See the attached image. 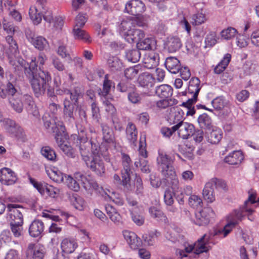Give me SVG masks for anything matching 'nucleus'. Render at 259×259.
Instances as JSON below:
<instances>
[{
	"label": "nucleus",
	"instance_id": "nucleus-1",
	"mask_svg": "<svg viewBox=\"0 0 259 259\" xmlns=\"http://www.w3.org/2000/svg\"><path fill=\"white\" fill-rule=\"evenodd\" d=\"M47 59L44 54L40 53L37 58L31 57L29 64L26 63L25 66H19L24 69L25 74L29 78L32 90L37 97L45 94L52 79L50 72L40 66L44 65Z\"/></svg>",
	"mask_w": 259,
	"mask_h": 259
},
{
	"label": "nucleus",
	"instance_id": "nucleus-2",
	"mask_svg": "<svg viewBox=\"0 0 259 259\" xmlns=\"http://www.w3.org/2000/svg\"><path fill=\"white\" fill-rule=\"evenodd\" d=\"M256 194L255 193L249 194L248 198L244 202V205L238 209L235 210L230 215L228 224L224 227V229L219 232L223 234V237H226L232 231V229L241 221L242 219L246 215L248 217V219L253 221V218L250 217L254 210L249 206V203L253 204L258 202L255 201Z\"/></svg>",
	"mask_w": 259,
	"mask_h": 259
},
{
	"label": "nucleus",
	"instance_id": "nucleus-3",
	"mask_svg": "<svg viewBox=\"0 0 259 259\" xmlns=\"http://www.w3.org/2000/svg\"><path fill=\"white\" fill-rule=\"evenodd\" d=\"M79 149L82 159L84 162L91 159L93 156L99 154V152H101V155L106 161L110 160L109 153L105 144L99 146L98 144L93 143L88 141L87 138H84L80 141Z\"/></svg>",
	"mask_w": 259,
	"mask_h": 259
},
{
	"label": "nucleus",
	"instance_id": "nucleus-4",
	"mask_svg": "<svg viewBox=\"0 0 259 259\" xmlns=\"http://www.w3.org/2000/svg\"><path fill=\"white\" fill-rule=\"evenodd\" d=\"M68 76V79L63 78V80L59 75L54 78V82L56 94L59 95H69L70 100L76 104L78 102V99L82 97V93L79 87H74L71 90L68 89L74 79L71 74L69 73Z\"/></svg>",
	"mask_w": 259,
	"mask_h": 259
},
{
	"label": "nucleus",
	"instance_id": "nucleus-5",
	"mask_svg": "<svg viewBox=\"0 0 259 259\" xmlns=\"http://www.w3.org/2000/svg\"><path fill=\"white\" fill-rule=\"evenodd\" d=\"M175 158L173 156L167 154L163 151H158L157 163L159 170L165 178L172 181V187L176 188L179 183L176 171L173 166Z\"/></svg>",
	"mask_w": 259,
	"mask_h": 259
},
{
	"label": "nucleus",
	"instance_id": "nucleus-6",
	"mask_svg": "<svg viewBox=\"0 0 259 259\" xmlns=\"http://www.w3.org/2000/svg\"><path fill=\"white\" fill-rule=\"evenodd\" d=\"M29 14L33 24L37 25L40 23L42 16L45 21L50 25L54 22V19L52 12L46 6V0H37L35 6H31L29 9Z\"/></svg>",
	"mask_w": 259,
	"mask_h": 259
},
{
	"label": "nucleus",
	"instance_id": "nucleus-7",
	"mask_svg": "<svg viewBox=\"0 0 259 259\" xmlns=\"http://www.w3.org/2000/svg\"><path fill=\"white\" fill-rule=\"evenodd\" d=\"M55 128L53 130L55 134V140L58 146L68 157L74 158L75 153L74 150L67 141L68 136L66 133V129L62 122L55 121Z\"/></svg>",
	"mask_w": 259,
	"mask_h": 259
},
{
	"label": "nucleus",
	"instance_id": "nucleus-8",
	"mask_svg": "<svg viewBox=\"0 0 259 259\" xmlns=\"http://www.w3.org/2000/svg\"><path fill=\"white\" fill-rule=\"evenodd\" d=\"M200 90V80L197 77H192L190 81L188 91L182 92L183 95H187L189 99L186 102L182 104L186 109L187 115H193L195 113L194 107L193 105L196 102L197 97Z\"/></svg>",
	"mask_w": 259,
	"mask_h": 259
},
{
	"label": "nucleus",
	"instance_id": "nucleus-9",
	"mask_svg": "<svg viewBox=\"0 0 259 259\" xmlns=\"http://www.w3.org/2000/svg\"><path fill=\"white\" fill-rule=\"evenodd\" d=\"M6 40L9 45V48L7 54L10 65L14 67L15 70H19L18 64L20 66H25L26 61L18 56L19 50L18 45L12 35L6 37Z\"/></svg>",
	"mask_w": 259,
	"mask_h": 259
},
{
	"label": "nucleus",
	"instance_id": "nucleus-10",
	"mask_svg": "<svg viewBox=\"0 0 259 259\" xmlns=\"http://www.w3.org/2000/svg\"><path fill=\"white\" fill-rule=\"evenodd\" d=\"M182 110L179 109L175 113V119L177 118L178 121H180L176 125H174V130L178 131L179 136L183 139H187L194 134L195 132L194 126L190 123L185 122L182 121L183 118Z\"/></svg>",
	"mask_w": 259,
	"mask_h": 259
},
{
	"label": "nucleus",
	"instance_id": "nucleus-11",
	"mask_svg": "<svg viewBox=\"0 0 259 259\" xmlns=\"http://www.w3.org/2000/svg\"><path fill=\"white\" fill-rule=\"evenodd\" d=\"M3 126L7 133L22 141H24L25 135L23 130L16 122L10 119H6L3 122Z\"/></svg>",
	"mask_w": 259,
	"mask_h": 259
},
{
	"label": "nucleus",
	"instance_id": "nucleus-12",
	"mask_svg": "<svg viewBox=\"0 0 259 259\" xmlns=\"http://www.w3.org/2000/svg\"><path fill=\"white\" fill-rule=\"evenodd\" d=\"M29 180L30 183L42 196L54 198L58 192V189L44 182H38L30 176Z\"/></svg>",
	"mask_w": 259,
	"mask_h": 259
},
{
	"label": "nucleus",
	"instance_id": "nucleus-13",
	"mask_svg": "<svg viewBox=\"0 0 259 259\" xmlns=\"http://www.w3.org/2000/svg\"><path fill=\"white\" fill-rule=\"evenodd\" d=\"M101 152L99 154L93 156L91 159L85 163L87 166L99 176H103L105 172V167L104 163L101 159Z\"/></svg>",
	"mask_w": 259,
	"mask_h": 259
},
{
	"label": "nucleus",
	"instance_id": "nucleus-14",
	"mask_svg": "<svg viewBox=\"0 0 259 259\" xmlns=\"http://www.w3.org/2000/svg\"><path fill=\"white\" fill-rule=\"evenodd\" d=\"M214 215V212L210 207H205L195 213V219L194 223L199 226H204L207 225L210 218Z\"/></svg>",
	"mask_w": 259,
	"mask_h": 259
},
{
	"label": "nucleus",
	"instance_id": "nucleus-15",
	"mask_svg": "<svg viewBox=\"0 0 259 259\" xmlns=\"http://www.w3.org/2000/svg\"><path fill=\"white\" fill-rule=\"evenodd\" d=\"M74 176L77 181L81 182L82 186L86 190L98 189V184L96 181L92 179L91 175L77 172L74 174Z\"/></svg>",
	"mask_w": 259,
	"mask_h": 259
},
{
	"label": "nucleus",
	"instance_id": "nucleus-16",
	"mask_svg": "<svg viewBox=\"0 0 259 259\" xmlns=\"http://www.w3.org/2000/svg\"><path fill=\"white\" fill-rule=\"evenodd\" d=\"M122 163L123 169L121 171L122 178V185L125 186L130 180V176L132 173V160L130 157L126 154H121Z\"/></svg>",
	"mask_w": 259,
	"mask_h": 259
},
{
	"label": "nucleus",
	"instance_id": "nucleus-17",
	"mask_svg": "<svg viewBox=\"0 0 259 259\" xmlns=\"http://www.w3.org/2000/svg\"><path fill=\"white\" fill-rule=\"evenodd\" d=\"M145 10L144 4L140 0H131L125 6V11L132 15L138 16Z\"/></svg>",
	"mask_w": 259,
	"mask_h": 259
},
{
	"label": "nucleus",
	"instance_id": "nucleus-18",
	"mask_svg": "<svg viewBox=\"0 0 259 259\" xmlns=\"http://www.w3.org/2000/svg\"><path fill=\"white\" fill-rule=\"evenodd\" d=\"M78 104L74 103L71 100V101L67 98H65L64 100V118L66 122L70 125L75 121V117L74 116V105Z\"/></svg>",
	"mask_w": 259,
	"mask_h": 259
},
{
	"label": "nucleus",
	"instance_id": "nucleus-19",
	"mask_svg": "<svg viewBox=\"0 0 259 259\" xmlns=\"http://www.w3.org/2000/svg\"><path fill=\"white\" fill-rule=\"evenodd\" d=\"M8 218L10 220V224L16 223H23V218L22 213L17 209L16 204H10L7 206Z\"/></svg>",
	"mask_w": 259,
	"mask_h": 259
},
{
	"label": "nucleus",
	"instance_id": "nucleus-20",
	"mask_svg": "<svg viewBox=\"0 0 259 259\" xmlns=\"http://www.w3.org/2000/svg\"><path fill=\"white\" fill-rule=\"evenodd\" d=\"M122 235L132 249H137L141 246L142 241L134 232L125 230L122 231Z\"/></svg>",
	"mask_w": 259,
	"mask_h": 259
},
{
	"label": "nucleus",
	"instance_id": "nucleus-21",
	"mask_svg": "<svg viewBox=\"0 0 259 259\" xmlns=\"http://www.w3.org/2000/svg\"><path fill=\"white\" fill-rule=\"evenodd\" d=\"M210 239V235L206 234L199 239L194 244L195 246V253L198 255L203 252H207L210 249L208 244Z\"/></svg>",
	"mask_w": 259,
	"mask_h": 259
},
{
	"label": "nucleus",
	"instance_id": "nucleus-22",
	"mask_svg": "<svg viewBox=\"0 0 259 259\" xmlns=\"http://www.w3.org/2000/svg\"><path fill=\"white\" fill-rule=\"evenodd\" d=\"M16 174L10 168L5 167L1 169L0 181L7 185L14 184L17 181Z\"/></svg>",
	"mask_w": 259,
	"mask_h": 259
},
{
	"label": "nucleus",
	"instance_id": "nucleus-23",
	"mask_svg": "<svg viewBox=\"0 0 259 259\" xmlns=\"http://www.w3.org/2000/svg\"><path fill=\"white\" fill-rule=\"evenodd\" d=\"M144 67L147 69L156 67L159 63V56L158 53L151 52L146 54L143 61Z\"/></svg>",
	"mask_w": 259,
	"mask_h": 259
},
{
	"label": "nucleus",
	"instance_id": "nucleus-24",
	"mask_svg": "<svg viewBox=\"0 0 259 259\" xmlns=\"http://www.w3.org/2000/svg\"><path fill=\"white\" fill-rule=\"evenodd\" d=\"M45 248L40 245L30 244L27 250V256L31 259H42L45 254Z\"/></svg>",
	"mask_w": 259,
	"mask_h": 259
},
{
	"label": "nucleus",
	"instance_id": "nucleus-25",
	"mask_svg": "<svg viewBox=\"0 0 259 259\" xmlns=\"http://www.w3.org/2000/svg\"><path fill=\"white\" fill-rule=\"evenodd\" d=\"M44 229V223L39 220H35L29 226V233L31 237H39L43 233Z\"/></svg>",
	"mask_w": 259,
	"mask_h": 259
},
{
	"label": "nucleus",
	"instance_id": "nucleus-26",
	"mask_svg": "<svg viewBox=\"0 0 259 259\" xmlns=\"http://www.w3.org/2000/svg\"><path fill=\"white\" fill-rule=\"evenodd\" d=\"M133 27H134V21L132 19L127 18L123 19L119 26L120 34L125 39L133 31Z\"/></svg>",
	"mask_w": 259,
	"mask_h": 259
},
{
	"label": "nucleus",
	"instance_id": "nucleus-27",
	"mask_svg": "<svg viewBox=\"0 0 259 259\" xmlns=\"http://www.w3.org/2000/svg\"><path fill=\"white\" fill-rule=\"evenodd\" d=\"M138 81L140 86L149 89L154 85L155 78L151 74L144 72L139 75Z\"/></svg>",
	"mask_w": 259,
	"mask_h": 259
},
{
	"label": "nucleus",
	"instance_id": "nucleus-28",
	"mask_svg": "<svg viewBox=\"0 0 259 259\" xmlns=\"http://www.w3.org/2000/svg\"><path fill=\"white\" fill-rule=\"evenodd\" d=\"M137 48L140 50H150L156 47V40L154 37L150 36L143 38L137 43Z\"/></svg>",
	"mask_w": 259,
	"mask_h": 259
},
{
	"label": "nucleus",
	"instance_id": "nucleus-29",
	"mask_svg": "<svg viewBox=\"0 0 259 259\" xmlns=\"http://www.w3.org/2000/svg\"><path fill=\"white\" fill-rule=\"evenodd\" d=\"M164 64L167 70L171 73L176 74L180 71V62L176 57H167L165 61Z\"/></svg>",
	"mask_w": 259,
	"mask_h": 259
},
{
	"label": "nucleus",
	"instance_id": "nucleus-30",
	"mask_svg": "<svg viewBox=\"0 0 259 259\" xmlns=\"http://www.w3.org/2000/svg\"><path fill=\"white\" fill-rule=\"evenodd\" d=\"M126 134L127 140L134 148L136 146L138 135V131L134 124L132 122L128 123L126 128Z\"/></svg>",
	"mask_w": 259,
	"mask_h": 259
},
{
	"label": "nucleus",
	"instance_id": "nucleus-31",
	"mask_svg": "<svg viewBox=\"0 0 259 259\" xmlns=\"http://www.w3.org/2000/svg\"><path fill=\"white\" fill-rule=\"evenodd\" d=\"M28 39L35 48L40 51L46 50L49 48L48 41L45 37L41 36L28 37Z\"/></svg>",
	"mask_w": 259,
	"mask_h": 259
},
{
	"label": "nucleus",
	"instance_id": "nucleus-32",
	"mask_svg": "<svg viewBox=\"0 0 259 259\" xmlns=\"http://www.w3.org/2000/svg\"><path fill=\"white\" fill-rule=\"evenodd\" d=\"M9 103L13 109L17 112L21 113L23 109V97L19 94L9 98Z\"/></svg>",
	"mask_w": 259,
	"mask_h": 259
},
{
	"label": "nucleus",
	"instance_id": "nucleus-33",
	"mask_svg": "<svg viewBox=\"0 0 259 259\" xmlns=\"http://www.w3.org/2000/svg\"><path fill=\"white\" fill-rule=\"evenodd\" d=\"M180 231V229L171 228L167 232L165 237L172 242L175 243L179 242L182 243L185 237L181 233Z\"/></svg>",
	"mask_w": 259,
	"mask_h": 259
},
{
	"label": "nucleus",
	"instance_id": "nucleus-34",
	"mask_svg": "<svg viewBox=\"0 0 259 259\" xmlns=\"http://www.w3.org/2000/svg\"><path fill=\"white\" fill-rule=\"evenodd\" d=\"M103 132V139L104 142L101 144H105L107 147V151H108V144H114V137L113 135V130L106 125L102 126Z\"/></svg>",
	"mask_w": 259,
	"mask_h": 259
},
{
	"label": "nucleus",
	"instance_id": "nucleus-35",
	"mask_svg": "<svg viewBox=\"0 0 259 259\" xmlns=\"http://www.w3.org/2000/svg\"><path fill=\"white\" fill-rule=\"evenodd\" d=\"M165 46L169 52L174 53L181 48L182 42L179 37L177 36H170L167 38Z\"/></svg>",
	"mask_w": 259,
	"mask_h": 259
},
{
	"label": "nucleus",
	"instance_id": "nucleus-36",
	"mask_svg": "<svg viewBox=\"0 0 259 259\" xmlns=\"http://www.w3.org/2000/svg\"><path fill=\"white\" fill-rule=\"evenodd\" d=\"M173 89L168 84H161L156 88L155 93L157 96L162 99H167L172 95Z\"/></svg>",
	"mask_w": 259,
	"mask_h": 259
},
{
	"label": "nucleus",
	"instance_id": "nucleus-37",
	"mask_svg": "<svg viewBox=\"0 0 259 259\" xmlns=\"http://www.w3.org/2000/svg\"><path fill=\"white\" fill-rule=\"evenodd\" d=\"M243 159L242 152L240 151H234L225 157V161L229 164L236 165L240 163Z\"/></svg>",
	"mask_w": 259,
	"mask_h": 259
},
{
	"label": "nucleus",
	"instance_id": "nucleus-38",
	"mask_svg": "<svg viewBox=\"0 0 259 259\" xmlns=\"http://www.w3.org/2000/svg\"><path fill=\"white\" fill-rule=\"evenodd\" d=\"M61 247L63 252L71 253L77 248V244L73 239L65 238L62 240Z\"/></svg>",
	"mask_w": 259,
	"mask_h": 259
},
{
	"label": "nucleus",
	"instance_id": "nucleus-39",
	"mask_svg": "<svg viewBox=\"0 0 259 259\" xmlns=\"http://www.w3.org/2000/svg\"><path fill=\"white\" fill-rule=\"evenodd\" d=\"M107 63L110 70L113 72L120 71L123 67L120 60L115 56H110Z\"/></svg>",
	"mask_w": 259,
	"mask_h": 259
},
{
	"label": "nucleus",
	"instance_id": "nucleus-40",
	"mask_svg": "<svg viewBox=\"0 0 259 259\" xmlns=\"http://www.w3.org/2000/svg\"><path fill=\"white\" fill-rule=\"evenodd\" d=\"M145 36V32L139 29H133L130 35L125 38L129 43L138 42Z\"/></svg>",
	"mask_w": 259,
	"mask_h": 259
},
{
	"label": "nucleus",
	"instance_id": "nucleus-41",
	"mask_svg": "<svg viewBox=\"0 0 259 259\" xmlns=\"http://www.w3.org/2000/svg\"><path fill=\"white\" fill-rule=\"evenodd\" d=\"M203 196L207 202L212 203L215 199L214 188L212 186V184L209 182L207 183L203 190Z\"/></svg>",
	"mask_w": 259,
	"mask_h": 259
},
{
	"label": "nucleus",
	"instance_id": "nucleus-42",
	"mask_svg": "<svg viewBox=\"0 0 259 259\" xmlns=\"http://www.w3.org/2000/svg\"><path fill=\"white\" fill-rule=\"evenodd\" d=\"M72 33L75 39L82 40L85 42L91 41V37L88 33L81 28L74 27Z\"/></svg>",
	"mask_w": 259,
	"mask_h": 259
},
{
	"label": "nucleus",
	"instance_id": "nucleus-43",
	"mask_svg": "<svg viewBox=\"0 0 259 259\" xmlns=\"http://www.w3.org/2000/svg\"><path fill=\"white\" fill-rule=\"evenodd\" d=\"M207 141L211 144H218L222 138V132L221 129L215 128L207 134Z\"/></svg>",
	"mask_w": 259,
	"mask_h": 259
},
{
	"label": "nucleus",
	"instance_id": "nucleus-44",
	"mask_svg": "<svg viewBox=\"0 0 259 259\" xmlns=\"http://www.w3.org/2000/svg\"><path fill=\"white\" fill-rule=\"evenodd\" d=\"M140 50L137 49L127 50L125 53V57L128 61L132 63L137 62L141 58Z\"/></svg>",
	"mask_w": 259,
	"mask_h": 259
},
{
	"label": "nucleus",
	"instance_id": "nucleus-45",
	"mask_svg": "<svg viewBox=\"0 0 259 259\" xmlns=\"http://www.w3.org/2000/svg\"><path fill=\"white\" fill-rule=\"evenodd\" d=\"M17 78L13 74L9 76V81L6 86V92L11 97L15 96L17 93L16 89Z\"/></svg>",
	"mask_w": 259,
	"mask_h": 259
},
{
	"label": "nucleus",
	"instance_id": "nucleus-46",
	"mask_svg": "<svg viewBox=\"0 0 259 259\" xmlns=\"http://www.w3.org/2000/svg\"><path fill=\"white\" fill-rule=\"evenodd\" d=\"M197 121L202 128L210 129L212 127V119L206 113L200 115Z\"/></svg>",
	"mask_w": 259,
	"mask_h": 259
},
{
	"label": "nucleus",
	"instance_id": "nucleus-47",
	"mask_svg": "<svg viewBox=\"0 0 259 259\" xmlns=\"http://www.w3.org/2000/svg\"><path fill=\"white\" fill-rule=\"evenodd\" d=\"M127 98L128 101L134 104H139L143 99V95L139 93L136 88L133 89L128 93Z\"/></svg>",
	"mask_w": 259,
	"mask_h": 259
},
{
	"label": "nucleus",
	"instance_id": "nucleus-48",
	"mask_svg": "<svg viewBox=\"0 0 259 259\" xmlns=\"http://www.w3.org/2000/svg\"><path fill=\"white\" fill-rule=\"evenodd\" d=\"M206 20V17L201 10V12H197L192 15L191 23L193 26H197L203 24Z\"/></svg>",
	"mask_w": 259,
	"mask_h": 259
},
{
	"label": "nucleus",
	"instance_id": "nucleus-49",
	"mask_svg": "<svg viewBox=\"0 0 259 259\" xmlns=\"http://www.w3.org/2000/svg\"><path fill=\"white\" fill-rule=\"evenodd\" d=\"M231 58V56L229 54L225 55L223 59L215 66L214 69V72L217 74H220L226 68L228 65Z\"/></svg>",
	"mask_w": 259,
	"mask_h": 259
},
{
	"label": "nucleus",
	"instance_id": "nucleus-50",
	"mask_svg": "<svg viewBox=\"0 0 259 259\" xmlns=\"http://www.w3.org/2000/svg\"><path fill=\"white\" fill-rule=\"evenodd\" d=\"M184 249H177L176 250V253L180 256L181 258H183L187 256V253L191 252L194 250L195 253V246L194 244H189L188 243L185 241L183 240V242Z\"/></svg>",
	"mask_w": 259,
	"mask_h": 259
},
{
	"label": "nucleus",
	"instance_id": "nucleus-51",
	"mask_svg": "<svg viewBox=\"0 0 259 259\" xmlns=\"http://www.w3.org/2000/svg\"><path fill=\"white\" fill-rule=\"evenodd\" d=\"M41 155L47 160L55 162L56 161V154L55 151L49 146L43 147L41 149Z\"/></svg>",
	"mask_w": 259,
	"mask_h": 259
},
{
	"label": "nucleus",
	"instance_id": "nucleus-52",
	"mask_svg": "<svg viewBox=\"0 0 259 259\" xmlns=\"http://www.w3.org/2000/svg\"><path fill=\"white\" fill-rule=\"evenodd\" d=\"M112 87L114 88V83L109 79L108 74L105 75L103 81V90L100 94L104 97L106 96L109 93Z\"/></svg>",
	"mask_w": 259,
	"mask_h": 259
},
{
	"label": "nucleus",
	"instance_id": "nucleus-53",
	"mask_svg": "<svg viewBox=\"0 0 259 259\" xmlns=\"http://www.w3.org/2000/svg\"><path fill=\"white\" fill-rule=\"evenodd\" d=\"M237 33V30L232 27H229L222 30L220 33L221 38L225 40H230L234 37Z\"/></svg>",
	"mask_w": 259,
	"mask_h": 259
},
{
	"label": "nucleus",
	"instance_id": "nucleus-54",
	"mask_svg": "<svg viewBox=\"0 0 259 259\" xmlns=\"http://www.w3.org/2000/svg\"><path fill=\"white\" fill-rule=\"evenodd\" d=\"M140 69L141 67L138 65L126 68L124 70V76L127 79L130 80L134 79L137 77Z\"/></svg>",
	"mask_w": 259,
	"mask_h": 259
},
{
	"label": "nucleus",
	"instance_id": "nucleus-55",
	"mask_svg": "<svg viewBox=\"0 0 259 259\" xmlns=\"http://www.w3.org/2000/svg\"><path fill=\"white\" fill-rule=\"evenodd\" d=\"M135 88V86L134 84L126 80L120 81L116 87L117 90L122 93H125L127 92L129 93L133 89H134Z\"/></svg>",
	"mask_w": 259,
	"mask_h": 259
},
{
	"label": "nucleus",
	"instance_id": "nucleus-56",
	"mask_svg": "<svg viewBox=\"0 0 259 259\" xmlns=\"http://www.w3.org/2000/svg\"><path fill=\"white\" fill-rule=\"evenodd\" d=\"M134 164L137 167H140L141 170L143 172L149 173L150 172L148 161L145 158L139 157L135 161Z\"/></svg>",
	"mask_w": 259,
	"mask_h": 259
},
{
	"label": "nucleus",
	"instance_id": "nucleus-57",
	"mask_svg": "<svg viewBox=\"0 0 259 259\" xmlns=\"http://www.w3.org/2000/svg\"><path fill=\"white\" fill-rule=\"evenodd\" d=\"M149 17L147 15H138L134 18V27L139 26L142 27H147Z\"/></svg>",
	"mask_w": 259,
	"mask_h": 259
},
{
	"label": "nucleus",
	"instance_id": "nucleus-58",
	"mask_svg": "<svg viewBox=\"0 0 259 259\" xmlns=\"http://www.w3.org/2000/svg\"><path fill=\"white\" fill-rule=\"evenodd\" d=\"M149 212L152 218L158 221L162 220L165 218L162 210L156 206L150 207Z\"/></svg>",
	"mask_w": 259,
	"mask_h": 259
},
{
	"label": "nucleus",
	"instance_id": "nucleus-59",
	"mask_svg": "<svg viewBox=\"0 0 259 259\" xmlns=\"http://www.w3.org/2000/svg\"><path fill=\"white\" fill-rule=\"evenodd\" d=\"M103 105L105 106L106 112L108 113L109 117L112 118L118 116L116 108L108 100L103 101Z\"/></svg>",
	"mask_w": 259,
	"mask_h": 259
},
{
	"label": "nucleus",
	"instance_id": "nucleus-60",
	"mask_svg": "<svg viewBox=\"0 0 259 259\" xmlns=\"http://www.w3.org/2000/svg\"><path fill=\"white\" fill-rule=\"evenodd\" d=\"M23 223L18 224L15 222L10 224L11 231L15 237L19 238L22 236L23 232Z\"/></svg>",
	"mask_w": 259,
	"mask_h": 259
},
{
	"label": "nucleus",
	"instance_id": "nucleus-61",
	"mask_svg": "<svg viewBox=\"0 0 259 259\" xmlns=\"http://www.w3.org/2000/svg\"><path fill=\"white\" fill-rule=\"evenodd\" d=\"M3 29L8 35H12L17 31L18 27L14 25L12 22L4 20L3 22Z\"/></svg>",
	"mask_w": 259,
	"mask_h": 259
},
{
	"label": "nucleus",
	"instance_id": "nucleus-62",
	"mask_svg": "<svg viewBox=\"0 0 259 259\" xmlns=\"http://www.w3.org/2000/svg\"><path fill=\"white\" fill-rule=\"evenodd\" d=\"M77 259H96V254L92 249H84L78 255Z\"/></svg>",
	"mask_w": 259,
	"mask_h": 259
},
{
	"label": "nucleus",
	"instance_id": "nucleus-63",
	"mask_svg": "<svg viewBox=\"0 0 259 259\" xmlns=\"http://www.w3.org/2000/svg\"><path fill=\"white\" fill-rule=\"evenodd\" d=\"M131 216L132 221L138 226H142L145 222V218L142 214H139L134 210H130Z\"/></svg>",
	"mask_w": 259,
	"mask_h": 259
},
{
	"label": "nucleus",
	"instance_id": "nucleus-64",
	"mask_svg": "<svg viewBox=\"0 0 259 259\" xmlns=\"http://www.w3.org/2000/svg\"><path fill=\"white\" fill-rule=\"evenodd\" d=\"M65 178H66V183L68 188L76 192L79 190V184L77 182V180L75 178L74 179L70 176H68L67 177L65 176Z\"/></svg>",
	"mask_w": 259,
	"mask_h": 259
}]
</instances>
